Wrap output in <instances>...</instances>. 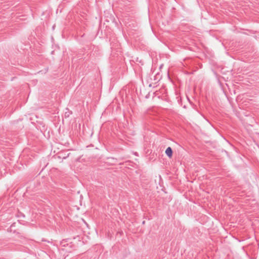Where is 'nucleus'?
<instances>
[{"label": "nucleus", "mask_w": 259, "mask_h": 259, "mask_svg": "<svg viewBox=\"0 0 259 259\" xmlns=\"http://www.w3.org/2000/svg\"><path fill=\"white\" fill-rule=\"evenodd\" d=\"M165 154L169 158H171L172 157V150L170 147L166 148L165 150Z\"/></svg>", "instance_id": "f257e3e1"}]
</instances>
